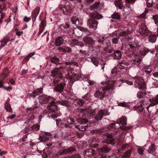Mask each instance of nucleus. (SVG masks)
<instances>
[{
  "instance_id": "nucleus-17",
  "label": "nucleus",
  "mask_w": 158,
  "mask_h": 158,
  "mask_svg": "<svg viewBox=\"0 0 158 158\" xmlns=\"http://www.w3.org/2000/svg\"><path fill=\"white\" fill-rule=\"evenodd\" d=\"M64 40L61 37H59L56 39L55 42V45L57 47L60 46L64 42Z\"/></svg>"
},
{
  "instance_id": "nucleus-58",
  "label": "nucleus",
  "mask_w": 158,
  "mask_h": 158,
  "mask_svg": "<svg viewBox=\"0 0 158 158\" xmlns=\"http://www.w3.org/2000/svg\"><path fill=\"white\" fill-rule=\"evenodd\" d=\"M128 146V145L127 144H123L122 146L120 149H118V150H123L126 148Z\"/></svg>"
},
{
  "instance_id": "nucleus-7",
  "label": "nucleus",
  "mask_w": 158,
  "mask_h": 158,
  "mask_svg": "<svg viewBox=\"0 0 158 158\" xmlns=\"http://www.w3.org/2000/svg\"><path fill=\"white\" fill-rule=\"evenodd\" d=\"M135 83L138 85V86L140 89H143L145 88V84L144 80L140 78L135 77Z\"/></svg>"
},
{
  "instance_id": "nucleus-10",
  "label": "nucleus",
  "mask_w": 158,
  "mask_h": 158,
  "mask_svg": "<svg viewBox=\"0 0 158 158\" xmlns=\"http://www.w3.org/2000/svg\"><path fill=\"white\" fill-rule=\"evenodd\" d=\"M69 43L71 46L78 45L81 47H82L84 46V44L83 43L81 42H79L77 40L73 38L70 39L69 40Z\"/></svg>"
},
{
  "instance_id": "nucleus-26",
  "label": "nucleus",
  "mask_w": 158,
  "mask_h": 158,
  "mask_svg": "<svg viewBox=\"0 0 158 158\" xmlns=\"http://www.w3.org/2000/svg\"><path fill=\"white\" fill-rule=\"evenodd\" d=\"M14 38H12L11 40L8 38H5L2 41L1 47H3L6 44L7 42L10 41H12L14 40Z\"/></svg>"
},
{
  "instance_id": "nucleus-60",
  "label": "nucleus",
  "mask_w": 158,
  "mask_h": 158,
  "mask_svg": "<svg viewBox=\"0 0 158 158\" xmlns=\"http://www.w3.org/2000/svg\"><path fill=\"white\" fill-rule=\"evenodd\" d=\"M118 69H123L124 68V67L121 65V64L120 63L118 64L117 66L116 67Z\"/></svg>"
},
{
  "instance_id": "nucleus-19",
  "label": "nucleus",
  "mask_w": 158,
  "mask_h": 158,
  "mask_svg": "<svg viewBox=\"0 0 158 158\" xmlns=\"http://www.w3.org/2000/svg\"><path fill=\"white\" fill-rule=\"evenodd\" d=\"M150 101L151 103L152 106H154L158 104V94L152 98V99H150Z\"/></svg>"
},
{
  "instance_id": "nucleus-52",
  "label": "nucleus",
  "mask_w": 158,
  "mask_h": 158,
  "mask_svg": "<svg viewBox=\"0 0 158 158\" xmlns=\"http://www.w3.org/2000/svg\"><path fill=\"white\" fill-rule=\"evenodd\" d=\"M31 56H30V54L28 55L27 56H26L23 60L22 61V64H24L25 62H27V61L29 59L30 57H31Z\"/></svg>"
},
{
  "instance_id": "nucleus-29",
  "label": "nucleus",
  "mask_w": 158,
  "mask_h": 158,
  "mask_svg": "<svg viewBox=\"0 0 158 158\" xmlns=\"http://www.w3.org/2000/svg\"><path fill=\"white\" fill-rule=\"evenodd\" d=\"M95 110H89L88 111V115H89V118L90 119L93 118L95 114Z\"/></svg>"
},
{
  "instance_id": "nucleus-18",
  "label": "nucleus",
  "mask_w": 158,
  "mask_h": 158,
  "mask_svg": "<svg viewBox=\"0 0 158 158\" xmlns=\"http://www.w3.org/2000/svg\"><path fill=\"white\" fill-rule=\"evenodd\" d=\"M114 4L117 7L120 9H122L123 6L122 0H116Z\"/></svg>"
},
{
  "instance_id": "nucleus-1",
  "label": "nucleus",
  "mask_w": 158,
  "mask_h": 158,
  "mask_svg": "<svg viewBox=\"0 0 158 158\" xmlns=\"http://www.w3.org/2000/svg\"><path fill=\"white\" fill-rule=\"evenodd\" d=\"M115 83L113 81H108L102 82L101 84L102 85L101 87L102 91H101V89L97 90L94 94L95 96L101 99L104 97H106L108 95L106 94V91L113 89Z\"/></svg>"
},
{
  "instance_id": "nucleus-12",
  "label": "nucleus",
  "mask_w": 158,
  "mask_h": 158,
  "mask_svg": "<svg viewBox=\"0 0 158 158\" xmlns=\"http://www.w3.org/2000/svg\"><path fill=\"white\" fill-rule=\"evenodd\" d=\"M65 85V84L64 82L57 84L54 88V91L57 92H62L63 91Z\"/></svg>"
},
{
  "instance_id": "nucleus-25",
  "label": "nucleus",
  "mask_w": 158,
  "mask_h": 158,
  "mask_svg": "<svg viewBox=\"0 0 158 158\" xmlns=\"http://www.w3.org/2000/svg\"><path fill=\"white\" fill-rule=\"evenodd\" d=\"M91 17L99 19L102 18V16L98 13H91L90 14Z\"/></svg>"
},
{
  "instance_id": "nucleus-11",
  "label": "nucleus",
  "mask_w": 158,
  "mask_h": 158,
  "mask_svg": "<svg viewBox=\"0 0 158 158\" xmlns=\"http://www.w3.org/2000/svg\"><path fill=\"white\" fill-rule=\"evenodd\" d=\"M50 99L51 98L50 97L45 95H42L39 97L40 102L42 104L47 103Z\"/></svg>"
},
{
  "instance_id": "nucleus-33",
  "label": "nucleus",
  "mask_w": 158,
  "mask_h": 158,
  "mask_svg": "<svg viewBox=\"0 0 158 158\" xmlns=\"http://www.w3.org/2000/svg\"><path fill=\"white\" fill-rule=\"evenodd\" d=\"M5 107L7 112H11L12 111V110L9 103L6 102L5 103Z\"/></svg>"
},
{
  "instance_id": "nucleus-37",
  "label": "nucleus",
  "mask_w": 158,
  "mask_h": 158,
  "mask_svg": "<svg viewBox=\"0 0 158 158\" xmlns=\"http://www.w3.org/2000/svg\"><path fill=\"white\" fill-rule=\"evenodd\" d=\"M8 71L6 69L5 70L1 76L0 78L3 80H4L7 77Z\"/></svg>"
},
{
  "instance_id": "nucleus-41",
  "label": "nucleus",
  "mask_w": 158,
  "mask_h": 158,
  "mask_svg": "<svg viewBox=\"0 0 158 158\" xmlns=\"http://www.w3.org/2000/svg\"><path fill=\"white\" fill-rule=\"evenodd\" d=\"M131 154V151L129 150L125 152L123 155L122 157L123 158H128L130 156Z\"/></svg>"
},
{
  "instance_id": "nucleus-50",
  "label": "nucleus",
  "mask_w": 158,
  "mask_h": 158,
  "mask_svg": "<svg viewBox=\"0 0 158 158\" xmlns=\"http://www.w3.org/2000/svg\"><path fill=\"white\" fill-rule=\"evenodd\" d=\"M76 102L80 105L82 106L84 103V101L83 100L81 99H77L76 100Z\"/></svg>"
},
{
  "instance_id": "nucleus-22",
  "label": "nucleus",
  "mask_w": 158,
  "mask_h": 158,
  "mask_svg": "<svg viewBox=\"0 0 158 158\" xmlns=\"http://www.w3.org/2000/svg\"><path fill=\"white\" fill-rule=\"evenodd\" d=\"M64 121L65 122V127H68V125L72 124L74 122V120L73 119L70 118L65 119Z\"/></svg>"
},
{
  "instance_id": "nucleus-13",
  "label": "nucleus",
  "mask_w": 158,
  "mask_h": 158,
  "mask_svg": "<svg viewBox=\"0 0 158 158\" xmlns=\"http://www.w3.org/2000/svg\"><path fill=\"white\" fill-rule=\"evenodd\" d=\"M40 11V8L39 7L36 8L32 12V21L34 22L36 19L37 16L38 15Z\"/></svg>"
},
{
  "instance_id": "nucleus-39",
  "label": "nucleus",
  "mask_w": 158,
  "mask_h": 158,
  "mask_svg": "<svg viewBox=\"0 0 158 158\" xmlns=\"http://www.w3.org/2000/svg\"><path fill=\"white\" fill-rule=\"evenodd\" d=\"M112 18L113 19H120V16L119 13H114L112 15Z\"/></svg>"
},
{
  "instance_id": "nucleus-62",
  "label": "nucleus",
  "mask_w": 158,
  "mask_h": 158,
  "mask_svg": "<svg viewBox=\"0 0 158 158\" xmlns=\"http://www.w3.org/2000/svg\"><path fill=\"white\" fill-rule=\"evenodd\" d=\"M31 18L30 17H27L25 16L23 19V20L26 22H28L31 20Z\"/></svg>"
},
{
  "instance_id": "nucleus-63",
  "label": "nucleus",
  "mask_w": 158,
  "mask_h": 158,
  "mask_svg": "<svg viewBox=\"0 0 158 158\" xmlns=\"http://www.w3.org/2000/svg\"><path fill=\"white\" fill-rule=\"evenodd\" d=\"M119 70H118V69L117 67L114 68H113L111 70V73L112 74L114 73L118 72Z\"/></svg>"
},
{
  "instance_id": "nucleus-61",
  "label": "nucleus",
  "mask_w": 158,
  "mask_h": 158,
  "mask_svg": "<svg viewBox=\"0 0 158 158\" xmlns=\"http://www.w3.org/2000/svg\"><path fill=\"white\" fill-rule=\"evenodd\" d=\"M15 31L16 32V35L18 36H19L22 35L20 32V31H19V29H18L17 28H15Z\"/></svg>"
},
{
  "instance_id": "nucleus-51",
  "label": "nucleus",
  "mask_w": 158,
  "mask_h": 158,
  "mask_svg": "<svg viewBox=\"0 0 158 158\" xmlns=\"http://www.w3.org/2000/svg\"><path fill=\"white\" fill-rule=\"evenodd\" d=\"M141 61V60L140 59H138L137 60H134L132 63L138 66L140 63Z\"/></svg>"
},
{
  "instance_id": "nucleus-6",
  "label": "nucleus",
  "mask_w": 158,
  "mask_h": 158,
  "mask_svg": "<svg viewBox=\"0 0 158 158\" xmlns=\"http://www.w3.org/2000/svg\"><path fill=\"white\" fill-rule=\"evenodd\" d=\"M98 23V22L97 20L92 19H89L87 22V24L89 27L94 29L97 28Z\"/></svg>"
},
{
  "instance_id": "nucleus-8",
  "label": "nucleus",
  "mask_w": 158,
  "mask_h": 158,
  "mask_svg": "<svg viewBox=\"0 0 158 158\" xmlns=\"http://www.w3.org/2000/svg\"><path fill=\"white\" fill-rule=\"evenodd\" d=\"M55 100V99H53L50 104L47 106L48 109L52 112L57 111L58 110L57 106L56 105Z\"/></svg>"
},
{
  "instance_id": "nucleus-46",
  "label": "nucleus",
  "mask_w": 158,
  "mask_h": 158,
  "mask_svg": "<svg viewBox=\"0 0 158 158\" xmlns=\"http://www.w3.org/2000/svg\"><path fill=\"white\" fill-rule=\"evenodd\" d=\"M5 17V13L2 12H0V24L2 23V20Z\"/></svg>"
},
{
  "instance_id": "nucleus-64",
  "label": "nucleus",
  "mask_w": 158,
  "mask_h": 158,
  "mask_svg": "<svg viewBox=\"0 0 158 158\" xmlns=\"http://www.w3.org/2000/svg\"><path fill=\"white\" fill-rule=\"evenodd\" d=\"M104 37L100 36L99 38L98 39V42L99 43H102L104 41Z\"/></svg>"
},
{
  "instance_id": "nucleus-36",
  "label": "nucleus",
  "mask_w": 158,
  "mask_h": 158,
  "mask_svg": "<svg viewBox=\"0 0 158 158\" xmlns=\"http://www.w3.org/2000/svg\"><path fill=\"white\" fill-rule=\"evenodd\" d=\"M77 122L81 124H84L88 122V120L84 118H81L77 119Z\"/></svg>"
},
{
  "instance_id": "nucleus-14",
  "label": "nucleus",
  "mask_w": 158,
  "mask_h": 158,
  "mask_svg": "<svg viewBox=\"0 0 158 158\" xmlns=\"http://www.w3.org/2000/svg\"><path fill=\"white\" fill-rule=\"evenodd\" d=\"M43 90V89L42 88H38L33 91L30 94V96L35 98L39 94L42 93Z\"/></svg>"
},
{
  "instance_id": "nucleus-30",
  "label": "nucleus",
  "mask_w": 158,
  "mask_h": 158,
  "mask_svg": "<svg viewBox=\"0 0 158 158\" xmlns=\"http://www.w3.org/2000/svg\"><path fill=\"white\" fill-rule=\"evenodd\" d=\"M110 149L106 147H104L99 149V151L102 153H107L109 152Z\"/></svg>"
},
{
  "instance_id": "nucleus-21",
  "label": "nucleus",
  "mask_w": 158,
  "mask_h": 158,
  "mask_svg": "<svg viewBox=\"0 0 158 158\" xmlns=\"http://www.w3.org/2000/svg\"><path fill=\"white\" fill-rule=\"evenodd\" d=\"M143 102H140L138 103L137 105L134 107V109L135 110H138L140 111H142L143 110Z\"/></svg>"
},
{
  "instance_id": "nucleus-23",
  "label": "nucleus",
  "mask_w": 158,
  "mask_h": 158,
  "mask_svg": "<svg viewBox=\"0 0 158 158\" xmlns=\"http://www.w3.org/2000/svg\"><path fill=\"white\" fill-rule=\"evenodd\" d=\"M157 39L156 35H151L148 36V41L152 43H155Z\"/></svg>"
},
{
  "instance_id": "nucleus-31",
  "label": "nucleus",
  "mask_w": 158,
  "mask_h": 158,
  "mask_svg": "<svg viewBox=\"0 0 158 158\" xmlns=\"http://www.w3.org/2000/svg\"><path fill=\"white\" fill-rule=\"evenodd\" d=\"M156 150L155 146L154 144H152L150 146L148 150V152L150 153L154 152Z\"/></svg>"
},
{
  "instance_id": "nucleus-53",
  "label": "nucleus",
  "mask_w": 158,
  "mask_h": 158,
  "mask_svg": "<svg viewBox=\"0 0 158 158\" xmlns=\"http://www.w3.org/2000/svg\"><path fill=\"white\" fill-rule=\"evenodd\" d=\"M60 27L61 28H63L65 29L69 28V25L68 23H64L61 24L60 25Z\"/></svg>"
},
{
  "instance_id": "nucleus-16",
  "label": "nucleus",
  "mask_w": 158,
  "mask_h": 158,
  "mask_svg": "<svg viewBox=\"0 0 158 158\" xmlns=\"http://www.w3.org/2000/svg\"><path fill=\"white\" fill-rule=\"evenodd\" d=\"M75 149L72 147H70L68 148L64 149L62 152L60 153V155H63L67 153H70L74 151Z\"/></svg>"
},
{
  "instance_id": "nucleus-49",
  "label": "nucleus",
  "mask_w": 158,
  "mask_h": 158,
  "mask_svg": "<svg viewBox=\"0 0 158 158\" xmlns=\"http://www.w3.org/2000/svg\"><path fill=\"white\" fill-rule=\"evenodd\" d=\"M148 12V11L145 10L143 13L140 14L139 15H138L137 16V17L138 18H144L145 16V15Z\"/></svg>"
},
{
  "instance_id": "nucleus-9",
  "label": "nucleus",
  "mask_w": 158,
  "mask_h": 158,
  "mask_svg": "<svg viewBox=\"0 0 158 158\" xmlns=\"http://www.w3.org/2000/svg\"><path fill=\"white\" fill-rule=\"evenodd\" d=\"M107 111L106 110H100L96 116L94 118L96 120H99L102 119L103 116H105L108 114H107Z\"/></svg>"
},
{
  "instance_id": "nucleus-56",
  "label": "nucleus",
  "mask_w": 158,
  "mask_h": 158,
  "mask_svg": "<svg viewBox=\"0 0 158 158\" xmlns=\"http://www.w3.org/2000/svg\"><path fill=\"white\" fill-rule=\"evenodd\" d=\"M40 141L41 142L45 141L48 140V138L44 136H40L39 138Z\"/></svg>"
},
{
  "instance_id": "nucleus-43",
  "label": "nucleus",
  "mask_w": 158,
  "mask_h": 158,
  "mask_svg": "<svg viewBox=\"0 0 158 158\" xmlns=\"http://www.w3.org/2000/svg\"><path fill=\"white\" fill-rule=\"evenodd\" d=\"M40 127V126L39 124H35L31 127V128L33 131H37L39 130Z\"/></svg>"
},
{
  "instance_id": "nucleus-42",
  "label": "nucleus",
  "mask_w": 158,
  "mask_h": 158,
  "mask_svg": "<svg viewBox=\"0 0 158 158\" xmlns=\"http://www.w3.org/2000/svg\"><path fill=\"white\" fill-rule=\"evenodd\" d=\"M145 93H144L143 91H139L137 94V97L139 98H142L145 95Z\"/></svg>"
},
{
  "instance_id": "nucleus-38",
  "label": "nucleus",
  "mask_w": 158,
  "mask_h": 158,
  "mask_svg": "<svg viewBox=\"0 0 158 158\" xmlns=\"http://www.w3.org/2000/svg\"><path fill=\"white\" fill-rule=\"evenodd\" d=\"M91 59L93 64L96 66H97L99 62L98 59L95 57H93L91 58Z\"/></svg>"
},
{
  "instance_id": "nucleus-2",
  "label": "nucleus",
  "mask_w": 158,
  "mask_h": 158,
  "mask_svg": "<svg viewBox=\"0 0 158 158\" xmlns=\"http://www.w3.org/2000/svg\"><path fill=\"white\" fill-rule=\"evenodd\" d=\"M139 32L140 34L144 36H148L149 33V31L143 23L141 24L140 25Z\"/></svg>"
},
{
  "instance_id": "nucleus-15",
  "label": "nucleus",
  "mask_w": 158,
  "mask_h": 158,
  "mask_svg": "<svg viewBox=\"0 0 158 158\" xmlns=\"http://www.w3.org/2000/svg\"><path fill=\"white\" fill-rule=\"evenodd\" d=\"M111 56L115 59H119L121 58L122 55L119 51H117L114 52Z\"/></svg>"
},
{
  "instance_id": "nucleus-27",
  "label": "nucleus",
  "mask_w": 158,
  "mask_h": 158,
  "mask_svg": "<svg viewBox=\"0 0 158 158\" xmlns=\"http://www.w3.org/2000/svg\"><path fill=\"white\" fill-rule=\"evenodd\" d=\"M107 141H110V143L113 145L114 143V139L113 138V136L112 135L109 134L107 135Z\"/></svg>"
},
{
  "instance_id": "nucleus-59",
  "label": "nucleus",
  "mask_w": 158,
  "mask_h": 158,
  "mask_svg": "<svg viewBox=\"0 0 158 158\" xmlns=\"http://www.w3.org/2000/svg\"><path fill=\"white\" fill-rule=\"evenodd\" d=\"M46 26V22L45 21H42L41 23L40 27L41 28H43L44 29L45 27Z\"/></svg>"
},
{
  "instance_id": "nucleus-45",
  "label": "nucleus",
  "mask_w": 158,
  "mask_h": 158,
  "mask_svg": "<svg viewBox=\"0 0 158 158\" xmlns=\"http://www.w3.org/2000/svg\"><path fill=\"white\" fill-rule=\"evenodd\" d=\"M99 2H98L97 3H95L94 4L92 5L90 8V9L91 10H94L95 9H97L98 7V6L99 5Z\"/></svg>"
},
{
  "instance_id": "nucleus-32",
  "label": "nucleus",
  "mask_w": 158,
  "mask_h": 158,
  "mask_svg": "<svg viewBox=\"0 0 158 158\" xmlns=\"http://www.w3.org/2000/svg\"><path fill=\"white\" fill-rule=\"evenodd\" d=\"M52 62L57 64H59V59L56 57H52L50 59Z\"/></svg>"
},
{
  "instance_id": "nucleus-48",
  "label": "nucleus",
  "mask_w": 158,
  "mask_h": 158,
  "mask_svg": "<svg viewBox=\"0 0 158 158\" xmlns=\"http://www.w3.org/2000/svg\"><path fill=\"white\" fill-rule=\"evenodd\" d=\"M152 18L153 19L155 23L158 25V15H155L152 16Z\"/></svg>"
},
{
  "instance_id": "nucleus-35",
  "label": "nucleus",
  "mask_w": 158,
  "mask_h": 158,
  "mask_svg": "<svg viewBox=\"0 0 158 158\" xmlns=\"http://www.w3.org/2000/svg\"><path fill=\"white\" fill-rule=\"evenodd\" d=\"M58 103L62 105L65 106H69V102L66 100L62 101H59Z\"/></svg>"
},
{
  "instance_id": "nucleus-57",
  "label": "nucleus",
  "mask_w": 158,
  "mask_h": 158,
  "mask_svg": "<svg viewBox=\"0 0 158 158\" xmlns=\"http://www.w3.org/2000/svg\"><path fill=\"white\" fill-rule=\"evenodd\" d=\"M118 106L123 107H125L127 106V103L124 102H120L118 103Z\"/></svg>"
},
{
  "instance_id": "nucleus-28",
  "label": "nucleus",
  "mask_w": 158,
  "mask_h": 158,
  "mask_svg": "<svg viewBox=\"0 0 158 158\" xmlns=\"http://www.w3.org/2000/svg\"><path fill=\"white\" fill-rule=\"evenodd\" d=\"M119 120L120 123L122 125H127V119L125 116H122L121 118L119 119Z\"/></svg>"
},
{
  "instance_id": "nucleus-20",
  "label": "nucleus",
  "mask_w": 158,
  "mask_h": 158,
  "mask_svg": "<svg viewBox=\"0 0 158 158\" xmlns=\"http://www.w3.org/2000/svg\"><path fill=\"white\" fill-rule=\"evenodd\" d=\"M71 20L73 24H76V25H79L82 24L81 22H80L79 19L76 17L72 18Z\"/></svg>"
},
{
  "instance_id": "nucleus-55",
  "label": "nucleus",
  "mask_w": 158,
  "mask_h": 158,
  "mask_svg": "<svg viewBox=\"0 0 158 158\" xmlns=\"http://www.w3.org/2000/svg\"><path fill=\"white\" fill-rule=\"evenodd\" d=\"M60 113L59 112L53 114L51 115V116L52 118H57V117L60 116Z\"/></svg>"
},
{
  "instance_id": "nucleus-5",
  "label": "nucleus",
  "mask_w": 158,
  "mask_h": 158,
  "mask_svg": "<svg viewBox=\"0 0 158 158\" xmlns=\"http://www.w3.org/2000/svg\"><path fill=\"white\" fill-rule=\"evenodd\" d=\"M64 68L62 67H59L54 69L51 71L52 76L53 77H58L61 78L62 76V71L64 70Z\"/></svg>"
},
{
  "instance_id": "nucleus-47",
  "label": "nucleus",
  "mask_w": 158,
  "mask_h": 158,
  "mask_svg": "<svg viewBox=\"0 0 158 158\" xmlns=\"http://www.w3.org/2000/svg\"><path fill=\"white\" fill-rule=\"evenodd\" d=\"M147 6L148 7H151L152 6L153 2L152 0H147L146 1Z\"/></svg>"
},
{
  "instance_id": "nucleus-40",
  "label": "nucleus",
  "mask_w": 158,
  "mask_h": 158,
  "mask_svg": "<svg viewBox=\"0 0 158 158\" xmlns=\"http://www.w3.org/2000/svg\"><path fill=\"white\" fill-rule=\"evenodd\" d=\"M115 36V33L113 34V37L114 38L112 39V42L114 44H117L118 41L119 36H118L116 35V37L115 38L114 37Z\"/></svg>"
},
{
  "instance_id": "nucleus-3",
  "label": "nucleus",
  "mask_w": 158,
  "mask_h": 158,
  "mask_svg": "<svg viewBox=\"0 0 158 158\" xmlns=\"http://www.w3.org/2000/svg\"><path fill=\"white\" fill-rule=\"evenodd\" d=\"M66 68H68L67 70V73L65 75V77L67 79L73 81L74 77L76 76V74L74 73L73 69L69 66V67H66Z\"/></svg>"
},
{
  "instance_id": "nucleus-24",
  "label": "nucleus",
  "mask_w": 158,
  "mask_h": 158,
  "mask_svg": "<svg viewBox=\"0 0 158 158\" xmlns=\"http://www.w3.org/2000/svg\"><path fill=\"white\" fill-rule=\"evenodd\" d=\"M58 50L60 52H69L71 51L70 48L65 46L59 47L58 48Z\"/></svg>"
},
{
  "instance_id": "nucleus-4",
  "label": "nucleus",
  "mask_w": 158,
  "mask_h": 158,
  "mask_svg": "<svg viewBox=\"0 0 158 158\" xmlns=\"http://www.w3.org/2000/svg\"><path fill=\"white\" fill-rule=\"evenodd\" d=\"M83 40L85 44L88 45L89 47L91 48L94 47L95 42L91 37L85 36L83 39Z\"/></svg>"
},
{
  "instance_id": "nucleus-44",
  "label": "nucleus",
  "mask_w": 158,
  "mask_h": 158,
  "mask_svg": "<svg viewBox=\"0 0 158 158\" xmlns=\"http://www.w3.org/2000/svg\"><path fill=\"white\" fill-rule=\"evenodd\" d=\"M6 7L4 3L2 4H0V12H2L3 10H6Z\"/></svg>"
},
{
  "instance_id": "nucleus-54",
  "label": "nucleus",
  "mask_w": 158,
  "mask_h": 158,
  "mask_svg": "<svg viewBox=\"0 0 158 158\" xmlns=\"http://www.w3.org/2000/svg\"><path fill=\"white\" fill-rule=\"evenodd\" d=\"M137 150L139 154L140 155H142L143 152V148L141 147H139L137 148Z\"/></svg>"
},
{
  "instance_id": "nucleus-34",
  "label": "nucleus",
  "mask_w": 158,
  "mask_h": 158,
  "mask_svg": "<svg viewBox=\"0 0 158 158\" xmlns=\"http://www.w3.org/2000/svg\"><path fill=\"white\" fill-rule=\"evenodd\" d=\"M111 127L112 128H114L115 129H118L119 128H121V127L118 122L113 123L111 125Z\"/></svg>"
}]
</instances>
